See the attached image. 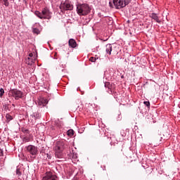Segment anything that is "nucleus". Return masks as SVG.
Masks as SVG:
<instances>
[{
  "instance_id": "obj_1",
  "label": "nucleus",
  "mask_w": 180,
  "mask_h": 180,
  "mask_svg": "<svg viewBox=\"0 0 180 180\" xmlns=\"http://www.w3.org/2000/svg\"><path fill=\"white\" fill-rule=\"evenodd\" d=\"M67 147H68L67 141H57L55 143V146L53 147L56 157H57V158H60L61 157V153L64 151V150H65V148H67Z\"/></svg>"
},
{
  "instance_id": "obj_2",
  "label": "nucleus",
  "mask_w": 180,
  "mask_h": 180,
  "mask_svg": "<svg viewBox=\"0 0 180 180\" xmlns=\"http://www.w3.org/2000/svg\"><path fill=\"white\" fill-rule=\"evenodd\" d=\"M76 12L79 16H86L91 13V7L88 4L78 3L76 4Z\"/></svg>"
},
{
  "instance_id": "obj_3",
  "label": "nucleus",
  "mask_w": 180,
  "mask_h": 180,
  "mask_svg": "<svg viewBox=\"0 0 180 180\" xmlns=\"http://www.w3.org/2000/svg\"><path fill=\"white\" fill-rule=\"evenodd\" d=\"M130 2L131 0H112L115 9H122V8L127 6Z\"/></svg>"
},
{
  "instance_id": "obj_4",
  "label": "nucleus",
  "mask_w": 180,
  "mask_h": 180,
  "mask_svg": "<svg viewBox=\"0 0 180 180\" xmlns=\"http://www.w3.org/2000/svg\"><path fill=\"white\" fill-rule=\"evenodd\" d=\"M25 149L27 150V153L32 155L33 158H36V155L39 154V150L37 148V146L29 145L25 147Z\"/></svg>"
},
{
  "instance_id": "obj_5",
  "label": "nucleus",
  "mask_w": 180,
  "mask_h": 180,
  "mask_svg": "<svg viewBox=\"0 0 180 180\" xmlns=\"http://www.w3.org/2000/svg\"><path fill=\"white\" fill-rule=\"evenodd\" d=\"M60 9L61 12H64L65 11H72V9H74V6L70 3V1H66L60 4Z\"/></svg>"
},
{
  "instance_id": "obj_6",
  "label": "nucleus",
  "mask_w": 180,
  "mask_h": 180,
  "mask_svg": "<svg viewBox=\"0 0 180 180\" xmlns=\"http://www.w3.org/2000/svg\"><path fill=\"white\" fill-rule=\"evenodd\" d=\"M10 93L12 94L13 98L17 101L23 98V92H22L20 90H18L17 89L10 90Z\"/></svg>"
},
{
  "instance_id": "obj_7",
  "label": "nucleus",
  "mask_w": 180,
  "mask_h": 180,
  "mask_svg": "<svg viewBox=\"0 0 180 180\" xmlns=\"http://www.w3.org/2000/svg\"><path fill=\"white\" fill-rule=\"evenodd\" d=\"M41 118V114L39 112L37 111L35 112H33L29 119V122H31L32 124H34L36 123L37 120H39Z\"/></svg>"
},
{
  "instance_id": "obj_8",
  "label": "nucleus",
  "mask_w": 180,
  "mask_h": 180,
  "mask_svg": "<svg viewBox=\"0 0 180 180\" xmlns=\"http://www.w3.org/2000/svg\"><path fill=\"white\" fill-rule=\"evenodd\" d=\"M51 15H53V13L50 11V9L49 8L45 7L42 9V18L43 19H51Z\"/></svg>"
},
{
  "instance_id": "obj_9",
  "label": "nucleus",
  "mask_w": 180,
  "mask_h": 180,
  "mask_svg": "<svg viewBox=\"0 0 180 180\" xmlns=\"http://www.w3.org/2000/svg\"><path fill=\"white\" fill-rule=\"evenodd\" d=\"M42 180H58V177L56 174H53L51 172H47Z\"/></svg>"
},
{
  "instance_id": "obj_10",
  "label": "nucleus",
  "mask_w": 180,
  "mask_h": 180,
  "mask_svg": "<svg viewBox=\"0 0 180 180\" xmlns=\"http://www.w3.org/2000/svg\"><path fill=\"white\" fill-rule=\"evenodd\" d=\"M149 18L154 22H156V23H161V20H160L158 15L155 13H149Z\"/></svg>"
},
{
  "instance_id": "obj_11",
  "label": "nucleus",
  "mask_w": 180,
  "mask_h": 180,
  "mask_svg": "<svg viewBox=\"0 0 180 180\" xmlns=\"http://www.w3.org/2000/svg\"><path fill=\"white\" fill-rule=\"evenodd\" d=\"M49 103V100L45 98H40L38 101L39 106H41V108H43L46 106Z\"/></svg>"
},
{
  "instance_id": "obj_12",
  "label": "nucleus",
  "mask_w": 180,
  "mask_h": 180,
  "mask_svg": "<svg viewBox=\"0 0 180 180\" xmlns=\"http://www.w3.org/2000/svg\"><path fill=\"white\" fill-rule=\"evenodd\" d=\"M68 45L69 47H71V49H75L78 44H77V41L74 39H70L68 41Z\"/></svg>"
},
{
  "instance_id": "obj_13",
  "label": "nucleus",
  "mask_w": 180,
  "mask_h": 180,
  "mask_svg": "<svg viewBox=\"0 0 180 180\" xmlns=\"http://www.w3.org/2000/svg\"><path fill=\"white\" fill-rule=\"evenodd\" d=\"M105 52H106V54H108L109 56H110V54H112V44H108L105 46Z\"/></svg>"
},
{
  "instance_id": "obj_14",
  "label": "nucleus",
  "mask_w": 180,
  "mask_h": 180,
  "mask_svg": "<svg viewBox=\"0 0 180 180\" xmlns=\"http://www.w3.org/2000/svg\"><path fill=\"white\" fill-rule=\"evenodd\" d=\"M102 140H103V141H105V142H107V143H110V144H112V141H111V140H112V138H109L108 136H103V137H102Z\"/></svg>"
},
{
  "instance_id": "obj_15",
  "label": "nucleus",
  "mask_w": 180,
  "mask_h": 180,
  "mask_svg": "<svg viewBox=\"0 0 180 180\" xmlns=\"http://www.w3.org/2000/svg\"><path fill=\"white\" fill-rule=\"evenodd\" d=\"M34 15H36L39 19H43V11L40 12L37 11L34 12Z\"/></svg>"
},
{
  "instance_id": "obj_16",
  "label": "nucleus",
  "mask_w": 180,
  "mask_h": 180,
  "mask_svg": "<svg viewBox=\"0 0 180 180\" xmlns=\"http://www.w3.org/2000/svg\"><path fill=\"white\" fill-rule=\"evenodd\" d=\"M6 118L8 122H11V120H13V117L11 115V114H6Z\"/></svg>"
},
{
  "instance_id": "obj_17",
  "label": "nucleus",
  "mask_w": 180,
  "mask_h": 180,
  "mask_svg": "<svg viewBox=\"0 0 180 180\" xmlns=\"http://www.w3.org/2000/svg\"><path fill=\"white\" fill-rule=\"evenodd\" d=\"M67 134L69 136V137H72V136H74V131L72 129H69L67 131Z\"/></svg>"
},
{
  "instance_id": "obj_18",
  "label": "nucleus",
  "mask_w": 180,
  "mask_h": 180,
  "mask_svg": "<svg viewBox=\"0 0 180 180\" xmlns=\"http://www.w3.org/2000/svg\"><path fill=\"white\" fill-rule=\"evenodd\" d=\"M27 60H26V63L28 64V65H32L33 63V60H32L30 58H27Z\"/></svg>"
},
{
  "instance_id": "obj_19",
  "label": "nucleus",
  "mask_w": 180,
  "mask_h": 180,
  "mask_svg": "<svg viewBox=\"0 0 180 180\" xmlns=\"http://www.w3.org/2000/svg\"><path fill=\"white\" fill-rule=\"evenodd\" d=\"M111 87L112 86L110 85V82H106L105 83V88H108V89H110Z\"/></svg>"
},
{
  "instance_id": "obj_20",
  "label": "nucleus",
  "mask_w": 180,
  "mask_h": 180,
  "mask_svg": "<svg viewBox=\"0 0 180 180\" xmlns=\"http://www.w3.org/2000/svg\"><path fill=\"white\" fill-rule=\"evenodd\" d=\"M16 175H18V176H22V172H20V169H19V168L16 169Z\"/></svg>"
},
{
  "instance_id": "obj_21",
  "label": "nucleus",
  "mask_w": 180,
  "mask_h": 180,
  "mask_svg": "<svg viewBox=\"0 0 180 180\" xmlns=\"http://www.w3.org/2000/svg\"><path fill=\"white\" fill-rule=\"evenodd\" d=\"M155 140H156V141H162V138L161 137V135H157L155 136Z\"/></svg>"
},
{
  "instance_id": "obj_22",
  "label": "nucleus",
  "mask_w": 180,
  "mask_h": 180,
  "mask_svg": "<svg viewBox=\"0 0 180 180\" xmlns=\"http://www.w3.org/2000/svg\"><path fill=\"white\" fill-rule=\"evenodd\" d=\"M33 33H35V34H39V33H40V30H39L37 28H34Z\"/></svg>"
},
{
  "instance_id": "obj_23",
  "label": "nucleus",
  "mask_w": 180,
  "mask_h": 180,
  "mask_svg": "<svg viewBox=\"0 0 180 180\" xmlns=\"http://www.w3.org/2000/svg\"><path fill=\"white\" fill-rule=\"evenodd\" d=\"M96 60H98V58H96L95 57H91L89 58V61H91V63H95L96 61Z\"/></svg>"
},
{
  "instance_id": "obj_24",
  "label": "nucleus",
  "mask_w": 180,
  "mask_h": 180,
  "mask_svg": "<svg viewBox=\"0 0 180 180\" xmlns=\"http://www.w3.org/2000/svg\"><path fill=\"white\" fill-rule=\"evenodd\" d=\"M4 94H5V90H4V89H0V98L4 96Z\"/></svg>"
},
{
  "instance_id": "obj_25",
  "label": "nucleus",
  "mask_w": 180,
  "mask_h": 180,
  "mask_svg": "<svg viewBox=\"0 0 180 180\" xmlns=\"http://www.w3.org/2000/svg\"><path fill=\"white\" fill-rule=\"evenodd\" d=\"M23 141H24V143H29V141H30V139L27 138V137H25L23 139Z\"/></svg>"
},
{
  "instance_id": "obj_26",
  "label": "nucleus",
  "mask_w": 180,
  "mask_h": 180,
  "mask_svg": "<svg viewBox=\"0 0 180 180\" xmlns=\"http://www.w3.org/2000/svg\"><path fill=\"white\" fill-rule=\"evenodd\" d=\"M143 104L147 106V108H150V101H144Z\"/></svg>"
},
{
  "instance_id": "obj_27",
  "label": "nucleus",
  "mask_w": 180,
  "mask_h": 180,
  "mask_svg": "<svg viewBox=\"0 0 180 180\" xmlns=\"http://www.w3.org/2000/svg\"><path fill=\"white\" fill-rule=\"evenodd\" d=\"M0 157H4V150L0 148Z\"/></svg>"
},
{
  "instance_id": "obj_28",
  "label": "nucleus",
  "mask_w": 180,
  "mask_h": 180,
  "mask_svg": "<svg viewBox=\"0 0 180 180\" xmlns=\"http://www.w3.org/2000/svg\"><path fill=\"white\" fill-rule=\"evenodd\" d=\"M113 5H115V4H113V1H110L109 2V6H110V8H113Z\"/></svg>"
},
{
  "instance_id": "obj_29",
  "label": "nucleus",
  "mask_w": 180,
  "mask_h": 180,
  "mask_svg": "<svg viewBox=\"0 0 180 180\" xmlns=\"http://www.w3.org/2000/svg\"><path fill=\"white\" fill-rule=\"evenodd\" d=\"M46 157H47L48 160H51V155L47 153Z\"/></svg>"
},
{
  "instance_id": "obj_30",
  "label": "nucleus",
  "mask_w": 180,
  "mask_h": 180,
  "mask_svg": "<svg viewBox=\"0 0 180 180\" xmlns=\"http://www.w3.org/2000/svg\"><path fill=\"white\" fill-rule=\"evenodd\" d=\"M108 94H110V95H112V94H113V91H112V90H110V91H108Z\"/></svg>"
},
{
  "instance_id": "obj_31",
  "label": "nucleus",
  "mask_w": 180,
  "mask_h": 180,
  "mask_svg": "<svg viewBox=\"0 0 180 180\" xmlns=\"http://www.w3.org/2000/svg\"><path fill=\"white\" fill-rule=\"evenodd\" d=\"M29 57H33V53H29Z\"/></svg>"
},
{
  "instance_id": "obj_32",
  "label": "nucleus",
  "mask_w": 180,
  "mask_h": 180,
  "mask_svg": "<svg viewBox=\"0 0 180 180\" xmlns=\"http://www.w3.org/2000/svg\"><path fill=\"white\" fill-rule=\"evenodd\" d=\"M29 132V130L28 129H26L25 130V133H28Z\"/></svg>"
},
{
  "instance_id": "obj_33",
  "label": "nucleus",
  "mask_w": 180,
  "mask_h": 180,
  "mask_svg": "<svg viewBox=\"0 0 180 180\" xmlns=\"http://www.w3.org/2000/svg\"><path fill=\"white\" fill-rule=\"evenodd\" d=\"M4 106H5V108H8V105H5Z\"/></svg>"
},
{
  "instance_id": "obj_34",
  "label": "nucleus",
  "mask_w": 180,
  "mask_h": 180,
  "mask_svg": "<svg viewBox=\"0 0 180 180\" xmlns=\"http://www.w3.org/2000/svg\"><path fill=\"white\" fill-rule=\"evenodd\" d=\"M56 124H57V121L55 122Z\"/></svg>"
},
{
  "instance_id": "obj_35",
  "label": "nucleus",
  "mask_w": 180,
  "mask_h": 180,
  "mask_svg": "<svg viewBox=\"0 0 180 180\" xmlns=\"http://www.w3.org/2000/svg\"><path fill=\"white\" fill-rule=\"evenodd\" d=\"M121 77L123 78V76H122Z\"/></svg>"
},
{
  "instance_id": "obj_36",
  "label": "nucleus",
  "mask_w": 180,
  "mask_h": 180,
  "mask_svg": "<svg viewBox=\"0 0 180 180\" xmlns=\"http://www.w3.org/2000/svg\"><path fill=\"white\" fill-rule=\"evenodd\" d=\"M57 126H60L59 124H57Z\"/></svg>"
}]
</instances>
